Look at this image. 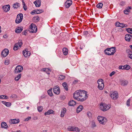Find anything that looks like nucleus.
<instances>
[{
  "label": "nucleus",
  "instance_id": "1",
  "mask_svg": "<svg viewBox=\"0 0 132 132\" xmlns=\"http://www.w3.org/2000/svg\"><path fill=\"white\" fill-rule=\"evenodd\" d=\"M87 92L84 90H80L76 91L73 94V97L78 101L83 102L88 97Z\"/></svg>",
  "mask_w": 132,
  "mask_h": 132
},
{
  "label": "nucleus",
  "instance_id": "2",
  "mask_svg": "<svg viewBox=\"0 0 132 132\" xmlns=\"http://www.w3.org/2000/svg\"><path fill=\"white\" fill-rule=\"evenodd\" d=\"M116 52V48L113 47L107 48L104 50L105 54L109 55H113Z\"/></svg>",
  "mask_w": 132,
  "mask_h": 132
},
{
  "label": "nucleus",
  "instance_id": "3",
  "mask_svg": "<svg viewBox=\"0 0 132 132\" xmlns=\"http://www.w3.org/2000/svg\"><path fill=\"white\" fill-rule=\"evenodd\" d=\"M68 130L69 131H76V132H83L81 131L80 129L78 127L73 126H69L67 128Z\"/></svg>",
  "mask_w": 132,
  "mask_h": 132
},
{
  "label": "nucleus",
  "instance_id": "4",
  "mask_svg": "<svg viewBox=\"0 0 132 132\" xmlns=\"http://www.w3.org/2000/svg\"><path fill=\"white\" fill-rule=\"evenodd\" d=\"M97 82L98 84V88L100 90H103L104 86L103 80L102 79H99L97 80Z\"/></svg>",
  "mask_w": 132,
  "mask_h": 132
},
{
  "label": "nucleus",
  "instance_id": "5",
  "mask_svg": "<svg viewBox=\"0 0 132 132\" xmlns=\"http://www.w3.org/2000/svg\"><path fill=\"white\" fill-rule=\"evenodd\" d=\"M100 107L101 109L103 111H106L110 108V105H107L105 104H101Z\"/></svg>",
  "mask_w": 132,
  "mask_h": 132
},
{
  "label": "nucleus",
  "instance_id": "6",
  "mask_svg": "<svg viewBox=\"0 0 132 132\" xmlns=\"http://www.w3.org/2000/svg\"><path fill=\"white\" fill-rule=\"evenodd\" d=\"M29 31L32 33H36L37 30V28L35 24L32 23L30 26Z\"/></svg>",
  "mask_w": 132,
  "mask_h": 132
},
{
  "label": "nucleus",
  "instance_id": "7",
  "mask_svg": "<svg viewBox=\"0 0 132 132\" xmlns=\"http://www.w3.org/2000/svg\"><path fill=\"white\" fill-rule=\"evenodd\" d=\"M23 18V15L22 13L18 14L15 20V23L17 24H19L22 21Z\"/></svg>",
  "mask_w": 132,
  "mask_h": 132
},
{
  "label": "nucleus",
  "instance_id": "8",
  "mask_svg": "<svg viewBox=\"0 0 132 132\" xmlns=\"http://www.w3.org/2000/svg\"><path fill=\"white\" fill-rule=\"evenodd\" d=\"M23 44L21 40H19L17 43L15 44L13 47V50L16 51L19 48H20Z\"/></svg>",
  "mask_w": 132,
  "mask_h": 132
},
{
  "label": "nucleus",
  "instance_id": "9",
  "mask_svg": "<svg viewBox=\"0 0 132 132\" xmlns=\"http://www.w3.org/2000/svg\"><path fill=\"white\" fill-rule=\"evenodd\" d=\"M97 119L100 123L101 124L104 125L106 121V119L102 116H98Z\"/></svg>",
  "mask_w": 132,
  "mask_h": 132
},
{
  "label": "nucleus",
  "instance_id": "10",
  "mask_svg": "<svg viewBox=\"0 0 132 132\" xmlns=\"http://www.w3.org/2000/svg\"><path fill=\"white\" fill-rule=\"evenodd\" d=\"M23 69V67L21 65H18L17 66L14 71V72L15 73H18L21 72Z\"/></svg>",
  "mask_w": 132,
  "mask_h": 132
},
{
  "label": "nucleus",
  "instance_id": "11",
  "mask_svg": "<svg viewBox=\"0 0 132 132\" xmlns=\"http://www.w3.org/2000/svg\"><path fill=\"white\" fill-rule=\"evenodd\" d=\"M53 91L55 94L59 95L60 93V90L59 87L57 85L53 88Z\"/></svg>",
  "mask_w": 132,
  "mask_h": 132
},
{
  "label": "nucleus",
  "instance_id": "12",
  "mask_svg": "<svg viewBox=\"0 0 132 132\" xmlns=\"http://www.w3.org/2000/svg\"><path fill=\"white\" fill-rule=\"evenodd\" d=\"M110 96L112 99L116 100L118 97V94L117 92H114L111 94Z\"/></svg>",
  "mask_w": 132,
  "mask_h": 132
},
{
  "label": "nucleus",
  "instance_id": "13",
  "mask_svg": "<svg viewBox=\"0 0 132 132\" xmlns=\"http://www.w3.org/2000/svg\"><path fill=\"white\" fill-rule=\"evenodd\" d=\"M9 50L7 49H5L2 52V56L4 57H6L9 53Z\"/></svg>",
  "mask_w": 132,
  "mask_h": 132
},
{
  "label": "nucleus",
  "instance_id": "14",
  "mask_svg": "<svg viewBox=\"0 0 132 132\" xmlns=\"http://www.w3.org/2000/svg\"><path fill=\"white\" fill-rule=\"evenodd\" d=\"M23 54L25 57H29L30 55V52L27 50H24L23 51Z\"/></svg>",
  "mask_w": 132,
  "mask_h": 132
},
{
  "label": "nucleus",
  "instance_id": "15",
  "mask_svg": "<svg viewBox=\"0 0 132 132\" xmlns=\"http://www.w3.org/2000/svg\"><path fill=\"white\" fill-rule=\"evenodd\" d=\"M72 1L71 0H67L65 3V6L67 8H68L72 4Z\"/></svg>",
  "mask_w": 132,
  "mask_h": 132
},
{
  "label": "nucleus",
  "instance_id": "16",
  "mask_svg": "<svg viewBox=\"0 0 132 132\" xmlns=\"http://www.w3.org/2000/svg\"><path fill=\"white\" fill-rule=\"evenodd\" d=\"M10 5H7L3 6L2 8L4 11L7 12L10 10Z\"/></svg>",
  "mask_w": 132,
  "mask_h": 132
},
{
  "label": "nucleus",
  "instance_id": "17",
  "mask_svg": "<svg viewBox=\"0 0 132 132\" xmlns=\"http://www.w3.org/2000/svg\"><path fill=\"white\" fill-rule=\"evenodd\" d=\"M9 122L11 124H16L19 123L20 122V120L19 119H11L10 120Z\"/></svg>",
  "mask_w": 132,
  "mask_h": 132
},
{
  "label": "nucleus",
  "instance_id": "18",
  "mask_svg": "<svg viewBox=\"0 0 132 132\" xmlns=\"http://www.w3.org/2000/svg\"><path fill=\"white\" fill-rule=\"evenodd\" d=\"M41 1L40 0H36L34 2V3L36 7H39L41 5Z\"/></svg>",
  "mask_w": 132,
  "mask_h": 132
},
{
  "label": "nucleus",
  "instance_id": "19",
  "mask_svg": "<svg viewBox=\"0 0 132 132\" xmlns=\"http://www.w3.org/2000/svg\"><path fill=\"white\" fill-rule=\"evenodd\" d=\"M76 104V102L73 100H70L68 104L70 106H73Z\"/></svg>",
  "mask_w": 132,
  "mask_h": 132
},
{
  "label": "nucleus",
  "instance_id": "20",
  "mask_svg": "<svg viewBox=\"0 0 132 132\" xmlns=\"http://www.w3.org/2000/svg\"><path fill=\"white\" fill-rule=\"evenodd\" d=\"M66 111V109L65 108H63L61 110V114H60V116L62 117H63L64 116L65 113Z\"/></svg>",
  "mask_w": 132,
  "mask_h": 132
},
{
  "label": "nucleus",
  "instance_id": "21",
  "mask_svg": "<svg viewBox=\"0 0 132 132\" xmlns=\"http://www.w3.org/2000/svg\"><path fill=\"white\" fill-rule=\"evenodd\" d=\"M132 36L130 34H127L125 35V40L127 41H129L131 37Z\"/></svg>",
  "mask_w": 132,
  "mask_h": 132
},
{
  "label": "nucleus",
  "instance_id": "22",
  "mask_svg": "<svg viewBox=\"0 0 132 132\" xmlns=\"http://www.w3.org/2000/svg\"><path fill=\"white\" fill-rule=\"evenodd\" d=\"M54 112V111L51 109L48 110L47 112L45 113L44 114L45 115H50L51 114H53Z\"/></svg>",
  "mask_w": 132,
  "mask_h": 132
},
{
  "label": "nucleus",
  "instance_id": "23",
  "mask_svg": "<svg viewBox=\"0 0 132 132\" xmlns=\"http://www.w3.org/2000/svg\"><path fill=\"white\" fill-rule=\"evenodd\" d=\"M120 82L121 85L123 86H125L127 85L128 83V82L126 80H121L120 81Z\"/></svg>",
  "mask_w": 132,
  "mask_h": 132
},
{
  "label": "nucleus",
  "instance_id": "24",
  "mask_svg": "<svg viewBox=\"0 0 132 132\" xmlns=\"http://www.w3.org/2000/svg\"><path fill=\"white\" fill-rule=\"evenodd\" d=\"M23 30V28L21 27H18L17 29H16L15 30V32L18 33H20Z\"/></svg>",
  "mask_w": 132,
  "mask_h": 132
},
{
  "label": "nucleus",
  "instance_id": "25",
  "mask_svg": "<svg viewBox=\"0 0 132 132\" xmlns=\"http://www.w3.org/2000/svg\"><path fill=\"white\" fill-rule=\"evenodd\" d=\"M40 13V12L38 10H34L31 12L32 14H37Z\"/></svg>",
  "mask_w": 132,
  "mask_h": 132
},
{
  "label": "nucleus",
  "instance_id": "26",
  "mask_svg": "<svg viewBox=\"0 0 132 132\" xmlns=\"http://www.w3.org/2000/svg\"><path fill=\"white\" fill-rule=\"evenodd\" d=\"M83 107L81 105H79L78 106L77 109V113H79L83 109Z\"/></svg>",
  "mask_w": 132,
  "mask_h": 132
},
{
  "label": "nucleus",
  "instance_id": "27",
  "mask_svg": "<svg viewBox=\"0 0 132 132\" xmlns=\"http://www.w3.org/2000/svg\"><path fill=\"white\" fill-rule=\"evenodd\" d=\"M2 103L5 105L6 106L9 107L11 105V103L10 102H6L5 101H2Z\"/></svg>",
  "mask_w": 132,
  "mask_h": 132
},
{
  "label": "nucleus",
  "instance_id": "28",
  "mask_svg": "<svg viewBox=\"0 0 132 132\" xmlns=\"http://www.w3.org/2000/svg\"><path fill=\"white\" fill-rule=\"evenodd\" d=\"M63 52L65 55H67L68 54V49L65 48H64L62 50Z\"/></svg>",
  "mask_w": 132,
  "mask_h": 132
},
{
  "label": "nucleus",
  "instance_id": "29",
  "mask_svg": "<svg viewBox=\"0 0 132 132\" xmlns=\"http://www.w3.org/2000/svg\"><path fill=\"white\" fill-rule=\"evenodd\" d=\"M1 127L3 128H6L7 127V126L6 123L3 122L1 123Z\"/></svg>",
  "mask_w": 132,
  "mask_h": 132
},
{
  "label": "nucleus",
  "instance_id": "30",
  "mask_svg": "<svg viewBox=\"0 0 132 132\" xmlns=\"http://www.w3.org/2000/svg\"><path fill=\"white\" fill-rule=\"evenodd\" d=\"M20 6V4L19 3H14L13 5V7L14 9H17L18 7H19Z\"/></svg>",
  "mask_w": 132,
  "mask_h": 132
},
{
  "label": "nucleus",
  "instance_id": "31",
  "mask_svg": "<svg viewBox=\"0 0 132 132\" xmlns=\"http://www.w3.org/2000/svg\"><path fill=\"white\" fill-rule=\"evenodd\" d=\"M21 74H19L15 78V79L16 81H18L19 79L21 78Z\"/></svg>",
  "mask_w": 132,
  "mask_h": 132
},
{
  "label": "nucleus",
  "instance_id": "32",
  "mask_svg": "<svg viewBox=\"0 0 132 132\" xmlns=\"http://www.w3.org/2000/svg\"><path fill=\"white\" fill-rule=\"evenodd\" d=\"M103 6V4L101 3H98L96 5V7L97 8L99 9L102 8Z\"/></svg>",
  "mask_w": 132,
  "mask_h": 132
},
{
  "label": "nucleus",
  "instance_id": "33",
  "mask_svg": "<svg viewBox=\"0 0 132 132\" xmlns=\"http://www.w3.org/2000/svg\"><path fill=\"white\" fill-rule=\"evenodd\" d=\"M62 85L64 89H65L66 90H68V88H67V84L65 82H63L62 83Z\"/></svg>",
  "mask_w": 132,
  "mask_h": 132
},
{
  "label": "nucleus",
  "instance_id": "34",
  "mask_svg": "<svg viewBox=\"0 0 132 132\" xmlns=\"http://www.w3.org/2000/svg\"><path fill=\"white\" fill-rule=\"evenodd\" d=\"M65 77V76L63 75H60L59 77V80H62L64 79Z\"/></svg>",
  "mask_w": 132,
  "mask_h": 132
},
{
  "label": "nucleus",
  "instance_id": "35",
  "mask_svg": "<svg viewBox=\"0 0 132 132\" xmlns=\"http://www.w3.org/2000/svg\"><path fill=\"white\" fill-rule=\"evenodd\" d=\"M52 89H50L47 91L48 94L51 96H52L53 95V94L52 92Z\"/></svg>",
  "mask_w": 132,
  "mask_h": 132
},
{
  "label": "nucleus",
  "instance_id": "36",
  "mask_svg": "<svg viewBox=\"0 0 132 132\" xmlns=\"http://www.w3.org/2000/svg\"><path fill=\"white\" fill-rule=\"evenodd\" d=\"M8 97L6 95H2L0 96V98L1 99H8Z\"/></svg>",
  "mask_w": 132,
  "mask_h": 132
},
{
  "label": "nucleus",
  "instance_id": "37",
  "mask_svg": "<svg viewBox=\"0 0 132 132\" xmlns=\"http://www.w3.org/2000/svg\"><path fill=\"white\" fill-rule=\"evenodd\" d=\"M43 107L42 106H39L37 108L38 111L39 112H41L43 110Z\"/></svg>",
  "mask_w": 132,
  "mask_h": 132
},
{
  "label": "nucleus",
  "instance_id": "38",
  "mask_svg": "<svg viewBox=\"0 0 132 132\" xmlns=\"http://www.w3.org/2000/svg\"><path fill=\"white\" fill-rule=\"evenodd\" d=\"M125 70H128L130 68V67L129 65H125Z\"/></svg>",
  "mask_w": 132,
  "mask_h": 132
},
{
  "label": "nucleus",
  "instance_id": "39",
  "mask_svg": "<svg viewBox=\"0 0 132 132\" xmlns=\"http://www.w3.org/2000/svg\"><path fill=\"white\" fill-rule=\"evenodd\" d=\"M126 30L129 33L132 34V28H128L126 29Z\"/></svg>",
  "mask_w": 132,
  "mask_h": 132
},
{
  "label": "nucleus",
  "instance_id": "40",
  "mask_svg": "<svg viewBox=\"0 0 132 132\" xmlns=\"http://www.w3.org/2000/svg\"><path fill=\"white\" fill-rule=\"evenodd\" d=\"M5 64L6 65H8L10 63V60L9 59H6L4 62Z\"/></svg>",
  "mask_w": 132,
  "mask_h": 132
},
{
  "label": "nucleus",
  "instance_id": "41",
  "mask_svg": "<svg viewBox=\"0 0 132 132\" xmlns=\"http://www.w3.org/2000/svg\"><path fill=\"white\" fill-rule=\"evenodd\" d=\"M127 26V25L124 24L122 23H120V27L122 28L126 27Z\"/></svg>",
  "mask_w": 132,
  "mask_h": 132
},
{
  "label": "nucleus",
  "instance_id": "42",
  "mask_svg": "<svg viewBox=\"0 0 132 132\" xmlns=\"http://www.w3.org/2000/svg\"><path fill=\"white\" fill-rule=\"evenodd\" d=\"M129 54H128V57L130 59H132V54H131V52L130 51H129Z\"/></svg>",
  "mask_w": 132,
  "mask_h": 132
},
{
  "label": "nucleus",
  "instance_id": "43",
  "mask_svg": "<svg viewBox=\"0 0 132 132\" xmlns=\"http://www.w3.org/2000/svg\"><path fill=\"white\" fill-rule=\"evenodd\" d=\"M17 98V96L15 94H13L10 96V98Z\"/></svg>",
  "mask_w": 132,
  "mask_h": 132
},
{
  "label": "nucleus",
  "instance_id": "44",
  "mask_svg": "<svg viewBox=\"0 0 132 132\" xmlns=\"http://www.w3.org/2000/svg\"><path fill=\"white\" fill-rule=\"evenodd\" d=\"M125 67L124 65L119 66V69H120L125 70Z\"/></svg>",
  "mask_w": 132,
  "mask_h": 132
},
{
  "label": "nucleus",
  "instance_id": "45",
  "mask_svg": "<svg viewBox=\"0 0 132 132\" xmlns=\"http://www.w3.org/2000/svg\"><path fill=\"white\" fill-rule=\"evenodd\" d=\"M129 10L128 9L124 10V13L126 14H128L129 12Z\"/></svg>",
  "mask_w": 132,
  "mask_h": 132
},
{
  "label": "nucleus",
  "instance_id": "46",
  "mask_svg": "<svg viewBox=\"0 0 132 132\" xmlns=\"http://www.w3.org/2000/svg\"><path fill=\"white\" fill-rule=\"evenodd\" d=\"M87 114L89 117V118H91L92 117V114L89 112H87Z\"/></svg>",
  "mask_w": 132,
  "mask_h": 132
},
{
  "label": "nucleus",
  "instance_id": "47",
  "mask_svg": "<svg viewBox=\"0 0 132 132\" xmlns=\"http://www.w3.org/2000/svg\"><path fill=\"white\" fill-rule=\"evenodd\" d=\"M130 100V99H129L126 102V104L127 105L129 106Z\"/></svg>",
  "mask_w": 132,
  "mask_h": 132
},
{
  "label": "nucleus",
  "instance_id": "48",
  "mask_svg": "<svg viewBox=\"0 0 132 132\" xmlns=\"http://www.w3.org/2000/svg\"><path fill=\"white\" fill-rule=\"evenodd\" d=\"M48 71L51 72V70L50 69L48 68V69L47 70H46V73L48 74H50V72H49Z\"/></svg>",
  "mask_w": 132,
  "mask_h": 132
},
{
  "label": "nucleus",
  "instance_id": "49",
  "mask_svg": "<svg viewBox=\"0 0 132 132\" xmlns=\"http://www.w3.org/2000/svg\"><path fill=\"white\" fill-rule=\"evenodd\" d=\"M31 118V117H29L27 118H26L24 120L25 121H28Z\"/></svg>",
  "mask_w": 132,
  "mask_h": 132
},
{
  "label": "nucleus",
  "instance_id": "50",
  "mask_svg": "<svg viewBox=\"0 0 132 132\" xmlns=\"http://www.w3.org/2000/svg\"><path fill=\"white\" fill-rule=\"evenodd\" d=\"M115 71H113L109 75V76L110 77H112L113 75L115 73Z\"/></svg>",
  "mask_w": 132,
  "mask_h": 132
},
{
  "label": "nucleus",
  "instance_id": "51",
  "mask_svg": "<svg viewBox=\"0 0 132 132\" xmlns=\"http://www.w3.org/2000/svg\"><path fill=\"white\" fill-rule=\"evenodd\" d=\"M47 69H48V68H45L42 69L41 70V71H43V72H45L46 71V70H47Z\"/></svg>",
  "mask_w": 132,
  "mask_h": 132
},
{
  "label": "nucleus",
  "instance_id": "52",
  "mask_svg": "<svg viewBox=\"0 0 132 132\" xmlns=\"http://www.w3.org/2000/svg\"><path fill=\"white\" fill-rule=\"evenodd\" d=\"M92 127H95L96 126V125L94 122H93L92 124Z\"/></svg>",
  "mask_w": 132,
  "mask_h": 132
},
{
  "label": "nucleus",
  "instance_id": "53",
  "mask_svg": "<svg viewBox=\"0 0 132 132\" xmlns=\"http://www.w3.org/2000/svg\"><path fill=\"white\" fill-rule=\"evenodd\" d=\"M120 23L119 22H116V26L117 27H120Z\"/></svg>",
  "mask_w": 132,
  "mask_h": 132
},
{
  "label": "nucleus",
  "instance_id": "54",
  "mask_svg": "<svg viewBox=\"0 0 132 132\" xmlns=\"http://www.w3.org/2000/svg\"><path fill=\"white\" fill-rule=\"evenodd\" d=\"M23 8L24 10L26 11L27 9V7L25 5H24L23 6Z\"/></svg>",
  "mask_w": 132,
  "mask_h": 132
},
{
  "label": "nucleus",
  "instance_id": "55",
  "mask_svg": "<svg viewBox=\"0 0 132 132\" xmlns=\"http://www.w3.org/2000/svg\"><path fill=\"white\" fill-rule=\"evenodd\" d=\"M84 34L85 35H86L88 34V32L86 31H85L83 32Z\"/></svg>",
  "mask_w": 132,
  "mask_h": 132
},
{
  "label": "nucleus",
  "instance_id": "56",
  "mask_svg": "<svg viewBox=\"0 0 132 132\" xmlns=\"http://www.w3.org/2000/svg\"><path fill=\"white\" fill-rule=\"evenodd\" d=\"M40 12V13H42L44 12V10H43L42 9H38V10Z\"/></svg>",
  "mask_w": 132,
  "mask_h": 132
},
{
  "label": "nucleus",
  "instance_id": "57",
  "mask_svg": "<svg viewBox=\"0 0 132 132\" xmlns=\"http://www.w3.org/2000/svg\"><path fill=\"white\" fill-rule=\"evenodd\" d=\"M78 80H75L73 82V83L74 84H76V83L77 82H78Z\"/></svg>",
  "mask_w": 132,
  "mask_h": 132
},
{
  "label": "nucleus",
  "instance_id": "58",
  "mask_svg": "<svg viewBox=\"0 0 132 132\" xmlns=\"http://www.w3.org/2000/svg\"><path fill=\"white\" fill-rule=\"evenodd\" d=\"M39 17L38 16H36L34 17V19H36V20H38Z\"/></svg>",
  "mask_w": 132,
  "mask_h": 132
},
{
  "label": "nucleus",
  "instance_id": "59",
  "mask_svg": "<svg viewBox=\"0 0 132 132\" xmlns=\"http://www.w3.org/2000/svg\"><path fill=\"white\" fill-rule=\"evenodd\" d=\"M47 130H43L42 132H47Z\"/></svg>",
  "mask_w": 132,
  "mask_h": 132
},
{
  "label": "nucleus",
  "instance_id": "60",
  "mask_svg": "<svg viewBox=\"0 0 132 132\" xmlns=\"http://www.w3.org/2000/svg\"><path fill=\"white\" fill-rule=\"evenodd\" d=\"M22 2L23 4V5H25L24 2L23 1H22Z\"/></svg>",
  "mask_w": 132,
  "mask_h": 132
},
{
  "label": "nucleus",
  "instance_id": "61",
  "mask_svg": "<svg viewBox=\"0 0 132 132\" xmlns=\"http://www.w3.org/2000/svg\"><path fill=\"white\" fill-rule=\"evenodd\" d=\"M128 8H129V9H131V7L130 6V7H128Z\"/></svg>",
  "mask_w": 132,
  "mask_h": 132
},
{
  "label": "nucleus",
  "instance_id": "62",
  "mask_svg": "<svg viewBox=\"0 0 132 132\" xmlns=\"http://www.w3.org/2000/svg\"><path fill=\"white\" fill-rule=\"evenodd\" d=\"M129 47L131 48L132 50V45H130Z\"/></svg>",
  "mask_w": 132,
  "mask_h": 132
},
{
  "label": "nucleus",
  "instance_id": "63",
  "mask_svg": "<svg viewBox=\"0 0 132 132\" xmlns=\"http://www.w3.org/2000/svg\"><path fill=\"white\" fill-rule=\"evenodd\" d=\"M15 132H21L20 130L15 131Z\"/></svg>",
  "mask_w": 132,
  "mask_h": 132
},
{
  "label": "nucleus",
  "instance_id": "64",
  "mask_svg": "<svg viewBox=\"0 0 132 132\" xmlns=\"http://www.w3.org/2000/svg\"><path fill=\"white\" fill-rule=\"evenodd\" d=\"M104 92L106 93H107L108 92L106 91H104Z\"/></svg>",
  "mask_w": 132,
  "mask_h": 132
}]
</instances>
